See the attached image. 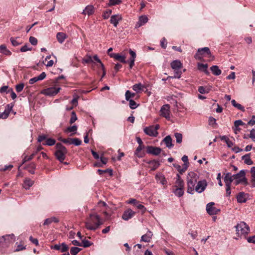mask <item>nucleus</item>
I'll return each mask as SVG.
<instances>
[{"instance_id":"1","label":"nucleus","mask_w":255,"mask_h":255,"mask_svg":"<svg viewBox=\"0 0 255 255\" xmlns=\"http://www.w3.org/2000/svg\"><path fill=\"white\" fill-rule=\"evenodd\" d=\"M199 179V176L194 172H190L187 177V192L193 194L194 192V187L195 184L197 183Z\"/></svg>"},{"instance_id":"2","label":"nucleus","mask_w":255,"mask_h":255,"mask_svg":"<svg viewBox=\"0 0 255 255\" xmlns=\"http://www.w3.org/2000/svg\"><path fill=\"white\" fill-rule=\"evenodd\" d=\"M171 68L174 70V76H168L167 79L170 78H178L179 79L182 74L181 68H182V64L180 61L176 60L172 61L171 64Z\"/></svg>"},{"instance_id":"3","label":"nucleus","mask_w":255,"mask_h":255,"mask_svg":"<svg viewBox=\"0 0 255 255\" xmlns=\"http://www.w3.org/2000/svg\"><path fill=\"white\" fill-rule=\"evenodd\" d=\"M56 151L55 152V156L57 159L60 162H62L65 158V155L67 153V150L65 146L61 143H57L55 146Z\"/></svg>"},{"instance_id":"4","label":"nucleus","mask_w":255,"mask_h":255,"mask_svg":"<svg viewBox=\"0 0 255 255\" xmlns=\"http://www.w3.org/2000/svg\"><path fill=\"white\" fill-rule=\"evenodd\" d=\"M15 240V238L13 234L2 236L0 238V247H7Z\"/></svg>"},{"instance_id":"5","label":"nucleus","mask_w":255,"mask_h":255,"mask_svg":"<svg viewBox=\"0 0 255 255\" xmlns=\"http://www.w3.org/2000/svg\"><path fill=\"white\" fill-rule=\"evenodd\" d=\"M235 227L236 229V234L240 238L246 236L250 232V227L247 224H237Z\"/></svg>"},{"instance_id":"6","label":"nucleus","mask_w":255,"mask_h":255,"mask_svg":"<svg viewBox=\"0 0 255 255\" xmlns=\"http://www.w3.org/2000/svg\"><path fill=\"white\" fill-rule=\"evenodd\" d=\"M211 56L210 49L208 47H204L198 49L197 52L195 55V58L198 60H201L203 57H211Z\"/></svg>"},{"instance_id":"7","label":"nucleus","mask_w":255,"mask_h":255,"mask_svg":"<svg viewBox=\"0 0 255 255\" xmlns=\"http://www.w3.org/2000/svg\"><path fill=\"white\" fill-rule=\"evenodd\" d=\"M103 215L104 216V220H101L100 217L96 214L93 213L90 215V217L92 222H97V223H101V222L108 221L111 218V214L108 213L107 212H104Z\"/></svg>"},{"instance_id":"8","label":"nucleus","mask_w":255,"mask_h":255,"mask_svg":"<svg viewBox=\"0 0 255 255\" xmlns=\"http://www.w3.org/2000/svg\"><path fill=\"white\" fill-rule=\"evenodd\" d=\"M159 128V125H156L155 126H151L148 127H146L144 128V132L148 135L151 136H157L158 133L157 130Z\"/></svg>"},{"instance_id":"9","label":"nucleus","mask_w":255,"mask_h":255,"mask_svg":"<svg viewBox=\"0 0 255 255\" xmlns=\"http://www.w3.org/2000/svg\"><path fill=\"white\" fill-rule=\"evenodd\" d=\"M60 90L59 87H50L41 91V94L46 96H52L56 95Z\"/></svg>"},{"instance_id":"10","label":"nucleus","mask_w":255,"mask_h":255,"mask_svg":"<svg viewBox=\"0 0 255 255\" xmlns=\"http://www.w3.org/2000/svg\"><path fill=\"white\" fill-rule=\"evenodd\" d=\"M215 203L214 202H210L206 206L207 212L211 215L217 214L220 212V210L214 207Z\"/></svg>"},{"instance_id":"11","label":"nucleus","mask_w":255,"mask_h":255,"mask_svg":"<svg viewBox=\"0 0 255 255\" xmlns=\"http://www.w3.org/2000/svg\"><path fill=\"white\" fill-rule=\"evenodd\" d=\"M207 186V183L205 180L199 181L197 182L196 186L194 187V190L197 192L201 193L205 190Z\"/></svg>"},{"instance_id":"12","label":"nucleus","mask_w":255,"mask_h":255,"mask_svg":"<svg viewBox=\"0 0 255 255\" xmlns=\"http://www.w3.org/2000/svg\"><path fill=\"white\" fill-rule=\"evenodd\" d=\"M162 151L161 148L152 146H148L147 147V152L154 155H159Z\"/></svg>"},{"instance_id":"13","label":"nucleus","mask_w":255,"mask_h":255,"mask_svg":"<svg viewBox=\"0 0 255 255\" xmlns=\"http://www.w3.org/2000/svg\"><path fill=\"white\" fill-rule=\"evenodd\" d=\"M233 177L235 179L237 180V184L242 181H246L245 172L243 170H241L239 173L233 175Z\"/></svg>"},{"instance_id":"14","label":"nucleus","mask_w":255,"mask_h":255,"mask_svg":"<svg viewBox=\"0 0 255 255\" xmlns=\"http://www.w3.org/2000/svg\"><path fill=\"white\" fill-rule=\"evenodd\" d=\"M135 212L133 211L130 209H128L124 212L122 215V218L125 221H128L132 218L135 215Z\"/></svg>"},{"instance_id":"15","label":"nucleus","mask_w":255,"mask_h":255,"mask_svg":"<svg viewBox=\"0 0 255 255\" xmlns=\"http://www.w3.org/2000/svg\"><path fill=\"white\" fill-rule=\"evenodd\" d=\"M161 115L166 119L170 118L169 106V105H163L160 110Z\"/></svg>"},{"instance_id":"16","label":"nucleus","mask_w":255,"mask_h":255,"mask_svg":"<svg viewBox=\"0 0 255 255\" xmlns=\"http://www.w3.org/2000/svg\"><path fill=\"white\" fill-rule=\"evenodd\" d=\"M109 56L112 57L114 58L116 60L119 61L121 62H122L123 63H126L127 61L126 60V57L124 55H121L119 53H113L109 54Z\"/></svg>"},{"instance_id":"17","label":"nucleus","mask_w":255,"mask_h":255,"mask_svg":"<svg viewBox=\"0 0 255 255\" xmlns=\"http://www.w3.org/2000/svg\"><path fill=\"white\" fill-rule=\"evenodd\" d=\"M122 17L121 15L115 14L111 17L110 22L114 25L115 27H117L119 22L121 20Z\"/></svg>"},{"instance_id":"18","label":"nucleus","mask_w":255,"mask_h":255,"mask_svg":"<svg viewBox=\"0 0 255 255\" xmlns=\"http://www.w3.org/2000/svg\"><path fill=\"white\" fill-rule=\"evenodd\" d=\"M46 74L45 72L41 73L38 76L35 77L30 79L29 81V83L30 84H33L34 83L36 82L39 80H42L46 77Z\"/></svg>"},{"instance_id":"19","label":"nucleus","mask_w":255,"mask_h":255,"mask_svg":"<svg viewBox=\"0 0 255 255\" xmlns=\"http://www.w3.org/2000/svg\"><path fill=\"white\" fill-rule=\"evenodd\" d=\"M148 17L146 15H141L139 17L138 21L137 22L135 27H139L140 26L144 25L148 21Z\"/></svg>"},{"instance_id":"20","label":"nucleus","mask_w":255,"mask_h":255,"mask_svg":"<svg viewBox=\"0 0 255 255\" xmlns=\"http://www.w3.org/2000/svg\"><path fill=\"white\" fill-rule=\"evenodd\" d=\"M234 179L233 175H232L230 173H227L224 177L226 186L231 185V183Z\"/></svg>"},{"instance_id":"21","label":"nucleus","mask_w":255,"mask_h":255,"mask_svg":"<svg viewBox=\"0 0 255 255\" xmlns=\"http://www.w3.org/2000/svg\"><path fill=\"white\" fill-rule=\"evenodd\" d=\"M33 181L31 180L30 178H26L23 182V187L26 190H28L33 185Z\"/></svg>"},{"instance_id":"22","label":"nucleus","mask_w":255,"mask_h":255,"mask_svg":"<svg viewBox=\"0 0 255 255\" xmlns=\"http://www.w3.org/2000/svg\"><path fill=\"white\" fill-rule=\"evenodd\" d=\"M152 236V234L151 232L148 231L145 234L141 236V241L148 243L150 242Z\"/></svg>"},{"instance_id":"23","label":"nucleus","mask_w":255,"mask_h":255,"mask_svg":"<svg viewBox=\"0 0 255 255\" xmlns=\"http://www.w3.org/2000/svg\"><path fill=\"white\" fill-rule=\"evenodd\" d=\"M156 179L158 182H159L163 185L167 184V182L165 177L161 174H157L155 176Z\"/></svg>"},{"instance_id":"24","label":"nucleus","mask_w":255,"mask_h":255,"mask_svg":"<svg viewBox=\"0 0 255 255\" xmlns=\"http://www.w3.org/2000/svg\"><path fill=\"white\" fill-rule=\"evenodd\" d=\"M147 163L149 165V167L152 170H155L160 165V163H159L158 161L155 160H150L147 162Z\"/></svg>"},{"instance_id":"25","label":"nucleus","mask_w":255,"mask_h":255,"mask_svg":"<svg viewBox=\"0 0 255 255\" xmlns=\"http://www.w3.org/2000/svg\"><path fill=\"white\" fill-rule=\"evenodd\" d=\"M94 12V8L93 5H89L87 6L85 9L83 10L82 13L84 14H88L90 15L92 14Z\"/></svg>"},{"instance_id":"26","label":"nucleus","mask_w":255,"mask_h":255,"mask_svg":"<svg viewBox=\"0 0 255 255\" xmlns=\"http://www.w3.org/2000/svg\"><path fill=\"white\" fill-rule=\"evenodd\" d=\"M145 88V86L141 83L135 84L132 86V89L136 93L141 92Z\"/></svg>"},{"instance_id":"27","label":"nucleus","mask_w":255,"mask_h":255,"mask_svg":"<svg viewBox=\"0 0 255 255\" xmlns=\"http://www.w3.org/2000/svg\"><path fill=\"white\" fill-rule=\"evenodd\" d=\"M173 192L178 197H181L183 195L184 191V188L173 187Z\"/></svg>"},{"instance_id":"28","label":"nucleus","mask_w":255,"mask_h":255,"mask_svg":"<svg viewBox=\"0 0 255 255\" xmlns=\"http://www.w3.org/2000/svg\"><path fill=\"white\" fill-rule=\"evenodd\" d=\"M163 141L165 143L168 148H170L173 146V144H172V139L170 135L166 136L163 139Z\"/></svg>"},{"instance_id":"29","label":"nucleus","mask_w":255,"mask_h":255,"mask_svg":"<svg viewBox=\"0 0 255 255\" xmlns=\"http://www.w3.org/2000/svg\"><path fill=\"white\" fill-rule=\"evenodd\" d=\"M182 160L184 162V164L181 172H185L187 169L189 164L188 156L185 155H184L182 157Z\"/></svg>"},{"instance_id":"30","label":"nucleus","mask_w":255,"mask_h":255,"mask_svg":"<svg viewBox=\"0 0 255 255\" xmlns=\"http://www.w3.org/2000/svg\"><path fill=\"white\" fill-rule=\"evenodd\" d=\"M56 38L60 43H62L66 38V34L63 32H58Z\"/></svg>"},{"instance_id":"31","label":"nucleus","mask_w":255,"mask_h":255,"mask_svg":"<svg viewBox=\"0 0 255 255\" xmlns=\"http://www.w3.org/2000/svg\"><path fill=\"white\" fill-rule=\"evenodd\" d=\"M184 183L180 176L177 174V179L176 181V185L173 187L184 188Z\"/></svg>"},{"instance_id":"32","label":"nucleus","mask_w":255,"mask_h":255,"mask_svg":"<svg viewBox=\"0 0 255 255\" xmlns=\"http://www.w3.org/2000/svg\"><path fill=\"white\" fill-rule=\"evenodd\" d=\"M251 153L247 154L242 156V159L244 160V162L247 165H252L253 164V162L250 157Z\"/></svg>"},{"instance_id":"33","label":"nucleus","mask_w":255,"mask_h":255,"mask_svg":"<svg viewBox=\"0 0 255 255\" xmlns=\"http://www.w3.org/2000/svg\"><path fill=\"white\" fill-rule=\"evenodd\" d=\"M210 69L212 73L216 76L220 75L221 74V70L216 65L212 66Z\"/></svg>"},{"instance_id":"34","label":"nucleus","mask_w":255,"mask_h":255,"mask_svg":"<svg viewBox=\"0 0 255 255\" xmlns=\"http://www.w3.org/2000/svg\"><path fill=\"white\" fill-rule=\"evenodd\" d=\"M237 201L239 203H244L246 201L245 194L243 192H240L237 196Z\"/></svg>"},{"instance_id":"35","label":"nucleus","mask_w":255,"mask_h":255,"mask_svg":"<svg viewBox=\"0 0 255 255\" xmlns=\"http://www.w3.org/2000/svg\"><path fill=\"white\" fill-rule=\"evenodd\" d=\"M211 90V88L209 87H203V86H200L198 88V91L201 94H205V93H208Z\"/></svg>"},{"instance_id":"36","label":"nucleus","mask_w":255,"mask_h":255,"mask_svg":"<svg viewBox=\"0 0 255 255\" xmlns=\"http://www.w3.org/2000/svg\"><path fill=\"white\" fill-rule=\"evenodd\" d=\"M198 69L200 71L205 72L206 74H208L209 72L207 70L208 68V65L207 64H204L202 63H198Z\"/></svg>"},{"instance_id":"37","label":"nucleus","mask_w":255,"mask_h":255,"mask_svg":"<svg viewBox=\"0 0 255 255\" xmlns=\"http://www.w3.org/2000/svg\"><path fill=\"white\" fill-rule=\"evenodd\" d=\"M251 183L252 185L255 186V167H252L251 169Z\"/></svg>"},{"instance_id":"38","label":"nucleus","mask_w":255,"mask_h":255,"mask_svg":"<svg viewBox=\"0 0 255 255\" xmlns=\"http://www.w3.org/2000/svg\"><path fill=\"white\" fill-rule=\"evenodd\" d=\"M231 103H232L233 106L234 107H235V108H237L239 110H241L243 112L245 111L244 107L241 104L237 103L235 100H232Z\"/></svg>"},{"instance_id":"39","label":"nucleus","mask_w":255,"mask_h":255,"mask_svg":"<svg viewBox=\"0 0 255 255\" xmlns=\"http://www.w3.org/2000/svg\"><path fill=\"white\" fill-rule=\"evenodd\" d=\"M0 49L2 53L5 55H10L11 54V52L6 48L4 45H1L0 46Z\"/></svg>"},{"instance_id":"40","label":"nucleus","mask_w":255,"mask_h":255,"mask_svg":"<svg viewBox=\"0 0 255 255\" xmlns=\"http://www.w3.org/2000/svg\"><path fill=\"white\" fill-rule=\"evenodd\" d=\"M60 221V220L58 218L55 217H51V218L46 219L45 220V222L44 223H45V224L52 223V222L57 223Z\"/></svg>"},{"instance_id":"41","label":"nucleus","mask_w":255,"mask_h":255,"mask_svg":"<svg viewBox=\"0 0 255 255\" xmlns=\"http://www.w3.org/2000/svg\"><path fill=\"white\" fill-rule=\"evenodd\" d=\"M56 141L55 139L49 138L46 139L44 143L43 144L44 145L52 146L55 144Z\"/></svg>"},{"instance_id":"42","label":"nucleus","mask_w":255,"mask_h":255,"mask_svg":"<svg viewBox=\"0 0 255 255\" xmlns=\"http://www.w3.org/2000/svg\"><path fill=\"white\" fill-rule=\"evenodd\" d=\"M101 224H86V227L90 230H95L98 229Z\"/></svg>"},{"instance_id":"43","label":"nucleus","mask_w":255,"mask_h":255,"mask_svg":"<svg viewBox=\"0 0 255 255\" xmlns=\"http://www.w3.org/2000/svg\"><path fill=\"white\" fill-rule=\"evenodd\" d=\"M174 135L176 138V142L178 143H181L182 141V134L179 132H176L175 133Z\"/></svg>"},{"instance_id":"44","label":"nucleus","mask_w":255,"mask_h":255,"mask_svg":"<svg viewBox=\"0 0 255 255\" xmlns=\"http://www.w3.org/2000/svg\"><path fill=\"white\" fill-rule=\"evenodd\" d=\"M98 172L100 175H102L103 173L108 172L111 176L113 175V170L110 168L107 169L106 170L98 169Z\"/></svg>"},{"instance_id":"45","label":"nucleus","mask_w":255,"mask_h":255,"mask_svg":"<svg viewBox=\"0 0 255 255\" xmlns=\"http://www.w3.org/2000/svg\"><path fill=\"white\" fill-rule=\"evenodd\" d=\"M135 95V93H132L129 90H128L126 91L125 94L126 100L127 101H129L130 100V98H133Z\"/></svg>"},{"instance_id":"46","label":"nucleus","mask_w":255,"mask_h":255,"mask_svg":"<svg viewBox=\"0 0 255 255\" xmlns=\"http://www.w3.org/2000/svg\"><path fill=\"white\" fill-rule=\"evenodd\" d=\"M81 250L80 248L73 247L70 249V253L72 255H76Z\"/></svg>"},{"instance_id":"47","label":"nucleus","mask_w":255,"mask_h":255,"mask_svg":"<svg viewBox=\"0 0 255 255\" xmlns=\"http://www.w3.org/2000/svg\"><path fill=\"white\" fill-rule=\"evenodd\" d=\"M77 127L75 125H74L73 126L68 127L66 128L65 131L69 132H74V133H75V132L77 131Z\"/></svg>"},{"instance_id":"48","label":"nucleus","mask_w":255,"mask_h":255,"mask_svg":"<svg viewBox=\"0 0 255 255\" xmlns=\"http://www.w3.org/2000/svg\"><path fill=\"white\" fill-rule=\"evenodd\" d=\"M70 143H71V144H73L75 145L78 146L81 144L82 141L80 139H79V138H71V142Z\"/></svg>"},{"instance_id":"49","label":"nucleus","mask_w":255,"mask_h":255,"mask_svg":"<svg viewBox=\"0 0 255 255\" xmlns=\"http://www.w3.org/2000/svg\"><path fill=\"white\" fill-rule=\"evenodd\" d=\"M82 246L84 248H87L91 246L92 244L89 241L86 239H84L82 241Z\"/></svg>"},{"instance_id":"50","label":"nucleus","mask_w":255,"mask_h":255,"mask_svg":"<svg viewBox=\"0 0 255 255\" xmlns=\"http://www.w3.org/2000/svg\"><path fill=\"white\" fill-rule=\"evenodd\" d=\"M82 62L83 63H90L93 62L92 57L90 55H86L83 59Z\"/></svg>"},{"instance_id":"51","label":"nucleus","mask_w":255,"mask_h":255,"mask_svg":"<svg viewBox=\"0 0 255 255\" xmlns=\"http://www.w3.org/2000/svg\"><path fill=\"white\" fill-rule=\"evenodd\" d=\"M134 206L136 207L137 209L141 210L142 212H144L146 210L145 208L142 204H141L139 201L136 203V204L134 205Z\"/></svg>"},{"instance_id":"52","label":"nucleus","mask_w":255,"mask_h":255,"mask_svg":"<svg viewBox=\"0 0 255 255\" xmlns=\"http://www.w3.org/2000/svg\"><path fill=\"white\" fill-rule=\"evenodd\" d=\"M77 116L74 112H72L71 113V117L70 120V124H72L77 120Z\"/></svg>"},{"instance_id":"53","label":"nucleus","mask_w":255,"mask_h":255,"mask_svg":"<svg viewBox=\"0 0 255 255\" xmlns=\"http://www.w3.org/2000/svg\"><path fill=\"white\" fill-rule=\"evenodd\" d=\"M68 246L65 243H63L60 245V251H61V252H62V253L65 252L68 250Z\"/></svg>"},{"instance_id":"54","label":"nucleus","mask_w":255,"mask_h":255,"mask_svg":"<svg viewBox=\"0 0 255 255\" xmlns=\"http://www.w3.org/2000/svg\"><path fill=\"white\" fill-rule=\"evenodd\" d=\"M24 85L23 83H21L15 86V89L17 92H20L23 89Z\"/></svg>"},{"instance_id":"55","label":"nucleus","mask_w":255,"mask_h":255,"mask_svg":"<svg viewBox=\"0 0 255 255\" xmlns=\"http://www.w3.org/2000/svg\"><path fill=\"white\" fill-rule=\"evenodd\" d=\"M129 101V107L131 109H134L137 107L136 103L133 100H130Z\"/></svg>"},{"instance_id":"56","label":"nucleus","mask_w":255,"mask_h":255,"mask_svg":"<svg viewBox=\"0 0 255 255\" xmlns=\"http://www.w3.org/2000/svg\"><path fill=\"white\" fill-rule=\"evenodd\" d=\"M122 2L121 0H109V5H115L119 4Z\"/></svg>"},{"instance_id":"57","label":"nucleus","mask_w":255,"mask_h":255,"mask_svg":"<svg viewBox=\"0 0 255 255\" xmlns=\"http://www.w3.org/2000/svg\"><path fill=\"white\" fill-rule=\"evenodd\" d=\"M248 136L251 138L253 141L255 142V129L254 128H253L250 131V133Z\"/></svg>"},{"instance_id":"58","label":"nucleus","mask_w":255,"mask_h":255,"mask_svg":"<svg viewBox=\"0 0 255 255\" xmlns=\"http://www.w3.org/2000/svg\"><path fill=\"white\" fill-rule=\"evenodd\" d=\"M30 43L33 45H36L37 44V39L33 36H30L29 39Z\"/></svg>"},{"instance_id":"59","label":"nucleus","mask_w":255,"mask_h":255,"mask_svg":"<svg viewBox=\"0 0 255 255\" xmlns=\"http://www.w3.org/2000/svg\"><path fill=\"white\" fill-rule=\"evenodd\" d=\"M9 115L8 111H4L3 113L0 114V119H5L8 117Z\"/></svg>"},{"instance_id":"60","label":"nucleus","mask_w":255,"mask_h":255,"mask_svg":"<svg viewBox=\"0 0 255 255\" xmlns=\"http://www.w3.org/2000/svg\"><path fill=\"white\" fill-rule=\"evenodd\" d=\"M10 40L11 42V44L14 46H16L21 44V42L17 41L13 37H11Z\"/></svg>"},{"instance_id":"61","label":"nucleus","mask_w":255,"mask_h":255,"mask_svg":"<svg viewBox=\"0 0 255 255\" xmlns=\"http://www.w3.org/2000/svg\"><path fill=\"white\" fill-rule=\"evenodd\" d=\"M111 12H112L111 10H109L105 11L102 15L104 19H108L109 17L110 14L111 13Z\"/></svg>"},{"instance_id":"62","label":"nucleus","mask_w":255,"mask_h":255,"mask_svg":"<svg viewBox=\"0 0 255 255\" xmlns=\"http://www.w3.org/2000/svg\"><path fill=\"white\" fill-rule=\"evenodd\" d=\"M244 125V123L243 122L242 120H237L234 122V126L236 128H238V127L240 126H243ZM237 129L238 130V128Z\"/></svg>"},{"instance_id":"63","label":"nucleus","mask_w":255,"mask_h":255,"mask_svg":"<svg viewBox=\"0 0 255 255\" xmlns=\"http://www.w3.org/2000/svg\"><path fill=\"white\" fill-rule=\"evenodd\" d=\"M143 148V145H138V146L137 147L135 152V154H136L138 157H141V155L139 154V153L140 152V151Z\"/></svg>"},{"instance_id":"64","label":"nucleus","mask_w":255,"mask_h":255,"mask_svg":"<svg viewBox=\"0 0 255 255\" xmlns=\"http://www.w3.org/2000/svg\"><path fill=\"white\" fill-rule=\"evenodd\" d=\"M35 154V153H33L29 156H25L23 159L22 163H24V162H25L26 161L31 160L33 158V156H34Z\"/></svg>"}]
</instances>
